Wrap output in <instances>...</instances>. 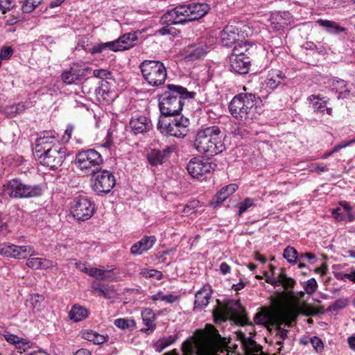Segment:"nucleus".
Wrapping results in <instances>:
<instances>
[{"instance_id":"1","label":"nucleus","mask_w":355,"mask_h":355,"mask_svg":"<svg viewBox=\"0 0 355 355\" xmlns=\"http://www.w3.org/2000/svg\"><path fill=\"white\" fill-rule=\"evenodd\" d=\"M55 131L42 132L35 141V150L40 163L55 169L62 165L66 157V148L60 144Z\"/></svg>"},{"instance_id":"2","label":"nucleus","mask_w":355,"mask_h":355,"mask_svg":"<svg viewBox=\"0 0 355 355\" xmlns=\"http://www.w3.org/2000/svg\"><path fill=\"white\" fill-rule=\"evenodd\" d=\"M193 146L200 154L214 156L222 153L225 145L220 128L216 125L201 127L195 134Z\"/></svg>"},{"instance_id":"3","label":"nucleus","mask_w":355,"mask_h":355,"mask_svg":"<svg viewBox=\"0 0 355 355\" xmlns=\"http://www.w3.org/2000/svg\"><path fill=\"white\" fill-rule=\"evenodd\" d=\"M168 90L165 92L159 100V107L162 117L179 114L184 104V100L194 97V93L187 91L183 87L168 85Z\"/></svg>"},{"instance_id":"4","label":"nucleus","mask_w":355,"mask_h":355,"mask_svg":"<svg viewBox=\"0 0 355 355\" xmlns=\"http://www.w3.org/2000/svg\"><path fill=\"white\" fill-rule=\"evenodd\" d=\"M217 350V344L202 334L187 339L182 344L183 355H218ZM165 355H178V352L175 349Z\"/></svg>"},{"instance_id":"5","label":"nucleus","mask_w":355,"mask_h":355,"mask_svg":"<svg viewBox=\"0 0 355 355\" xmlns=\"http://www.w3.org/2000/svg\"><path fill=\"white\" fill-rule=\"evenodd\" d=\"M258 98L251 93H241L230 103L229 111L233 117L241 121L252 119Z\"/></svg>"},{"instance_id":"6","label":"nucleus","mask_w":355,"mask_h":355,"mask_svg":"<svg viewBox=\"0 0 355 355\" xmlns=\"http://www.w3.org/2000/svg\"><path fill=\"white\" fill-rule=\"evenodd\" d=\"M189 119L182 116L173 119L159 117L157 128L164 135L184 138L189 132Z\"/></svg>"},{"instance_id":"7","label":"nucleus","mask_w":355,"mask_h":355,"mask_svg":"<svg viewBox=\"0 0 355 355\" xmlns=\"http://www.w3.org/2000/svg\"><path fill=\"white\" fill-rule=\"evenodd\" d=\"M299 313L300 308L296 304L276 313L263 311L257 313L254 317V322L257 324H265L272 322L277 325L284 322L290 325L296 320Z\"/></svg>"},{"instance_id":"8","label":"nucleus","mask_w":355,"mask_h":355,"mask_svg":"<svg viewBox=\"0 0 355 355\" xmlns=\"http://www.w3.org/2000/svg\"><path fill=\"white\" fill-rule=\"evenodd\" d=\"M1 194L5 198H33L42 194V188L39 185L26 184L18 179H12L3 185Z\"/></svg>"},{"instance_id":"9","label":"nucleus","mask_w":355,"mask_h":355,"mask_svg":"<svg viewBox=\"0 0 355 355\" xmlns=\"http://www.w3.org/2000/svg\"><path fill=\"white\" fill-rule=\"evenodd\" d=\"M144 80L151 86L157 87L164 83L167 73L162 62L155 60H145L140 64Z\"/></svg>"},{"instance_id":"10","label":"nucleus","mask_w":355,"mask_h":355,"mask_svg":"<svg viewBox=\"0 0 355 355\" xmlns=\"http://www.w3.org/2000/svg\"><path fill=\"white\" fill-rule=\"evenodd\" d=\"M103 163L100 153L94 149H89L78 153L76 157V164L82 171L94 173Z\"/></svg>"},{"instance_id":"11","label":"nucleus","mask_w":355,"mask_h":355,"mask_svg":"<svg viewBox=\"0 0 355 355\" xmlns=\"http://www.w3.org/2000/svg\"><path fill=\"white\" fill-rule=\"evenodd\" d=\"M91 187L98 195L108 193L116 185V178L113 173L106 169L98 170L93 173Z\"/></svg>"},{"instance_id":"12","label":"nucleus","mask_w":355,"mask_h":355,"mask_svg":"<svg viewBox=\"0 0 355 355\" xmlns=\"http://www.w3.org/2000/svg\"><path fill=\"white\" fill-rule=\"evenodd\" d=\"M248 44L241 42L236 44L230 57V67L239 74H246L250 69V58L245 55L244 51L248 49Z\"/></svg>"},{"instance_id":"13","label":"nucleus","mask_w":355,"mask_h":355,"mask_svg":"<svg viewBox=\"0 0 355 355\" xmlns=\"http://www.w3.org/2000/svg\"><path fill=\"white\" fill-rule=\"evenodd\" d=\"M94 204L86 196H78L71 202L70 212L78 220H88L94 215Z\"/></svg>"},{"instance_id":"14","label":"nucleus","mask_w":355,"mask_h":355,"mask_svg":"<svg viewBox=\"0 0 355 355\" xmlns=\"http://www.w3.org/2000/svg\"><path fill=\"white\" fill-rule=\"evenodd\" d=\"M32 253H34V247L31 245L19 246L10 243H0V254L4 257L21 259Z\"/></svg>"},{"instance_id":"15","label":"nucleus","mask_w":355,"mask_h":355,"mask_svg":"<svg viewBox=\"0 0 355 355\" xmlns=\"http://www.w3.org/2000/svg\"><path fill=\"white\" fill-rule=\"evenodd\" d=\"M187 169L193 178L200 179L210 173L214 168L209 160L194 157L187 164Z\"/></svg>"},{"instance_id":"16","label":"nucleus","mask_w":355,"mask_h":355,"mask_svg":"<svg viewBox=\"0 0 355 355\" xmlns=\"http://www.w3.org/2000/svg\"><path fill=\"white\" fill-rule=\"evenodd\" d=\"M261 79L262 88L267 91H274L285 81L286 76L281 70L272 69Z\"/></svg>"},{"instance_id":"17","label":"nucleus","mask_w":355,"mask_h":355,"mask_svg":"<svg viewBox=\"0 0 355 355\" xmlns=\"http://www.w3.org/2000/svg\"><path fill=\"white\" fill-rule=\"evenodd\" d=\"M87 69L84 65L74 63L69 69L62 72V80L67 85L74 84L85 76Z\"/></svg>"},{"instance_id":"18","label":"nucleus","mask_w":355,"mask_h":355,"mask_svg":"<svg viewBox=\"0 0 355 355\" xmlns=\"http://www.w3.org/2000/svg\"><path fill=\"white\" fill-rule=\"evenodd\" d=\"M186 5L176 6L167 11L162 17V21L170 24H182L188 20Z\"/></svg>"},{"instance_id":"19","label":"nucleus","mask_w":355,"mask_h":355,"mask_svg":"<svg viewBox=\"0 0 355 355\" xmlns=\"http://www.w3.org/2000/svg\"><path fill=\"white\" fill-rule=\"evenodd\" d=\"M270 28L272 31H279L292 24L294 19L288 12H276L271 14L270 17Z\"/></svg>"},{"instance_id":"20","label":"nucleus","mask_w":355,"mask_h":355,"mask_svg":"<svg viewBox=\"0 0 355 355\" xmlns=\"http://www.w3.org/2000/svg\"><path fill=\"white\" fill-rule=\"evenodd\" d=\"M236 304L232 302L218 304L213 312L216 322L225 321L234 316L236 313Z\"/></svg>"},{"instance_id":"21","label":"nucleus","mask_w":355,"mask_h":355,"mask_svg":"<svg viewBox=\"0 0 355 355\" xmlns=\"http://www.w3.org/2000/svg\"><path fill=\"white\" fill-rule=\"evenodd\" d=\"M188 20L193 21L204 17L209 11V6L207 3H196L186 5Z\"/></svg>"},{"instance_id":"22","label":"nucleus","mask_w":355,"mask_h":355,"mask_svg":"<svg viewBox=\"0 0 355 355\" xmlns=\"http://www.w3.org/2000/svg\"><path fill=\"white\" fill-rule=\"evenodd\" d=\"M156 241L154 236H144L131 247L130 253L133 255H141L151 249Z\"/></svg>"},{"instance_id":"23","label":"nucleus","mask_w":355,"mask_h":355,"mask_svg":"<svg viewBox=\"0 0 355 355\" xmlns=\"http://www.w3.org/2000/svg\"><path fill=\"white\" fill-rule=\"evenodd\" d=\"M307 101L311 105L314 112L322 114L326 112L327 114L331 115L332 109L327 107V101L324 98L313 94L307 97Z\"/></svg>"},{"instance_id":"24","label":"nucleus","mask_w":355,"mask_h":355,"mask_svg":"<svg viewBox=\"0 0 355 355\" xmlns=\"http://www.w3.org/2000/svg\"><path fill=\"white\" fill-rule=\"evenodd\" d=\"M221 42L224 46H230L239 40V28L232 25L225 27L220 34Z\"/></svg>"},{"instance_id":"25","label":"nucleus","mask_w":355,"mask_h":355,"mask_svg":"<svg viewBox=\"0 0 355 355\" xmlns=\"http://www.w3.org/2000/svg\"><path fill=\"white\" fill-rule=\"evenodd\" d=\"M211 288L208 284L204 285L199 291H197L195 296V306L203 309L209 303L211 297Z\"/></svg>"},{"instance_id":"26","label":"nucleus","mask_w":355,"mask_h":355,"mask_svg":"<svg viewBox=\"0 0 355 355\" xmlns=\"http://www.w3.org/2000/svg\"><path fill=\"white\" fill-rule=\"evenodd\" d=\"M130 125L135 134L148 132L150 130L152 126L150 121L144 116L132 117Z\"/></svg>"},{"instance_id":"27","label":"nucleus","mask_w":355,"mask_h":355,"mask_svg":"<svg viewBox=\"0 0 355 355\" xmlns=\"http://www.w3.org/2000/svg\"><path fill=\"white\" fill-rule=\"evenodd\" d=\"M28 254L29 255V257L27 259L26 264L30 268L47 269L54 266V263L51 260L35 257V250L34 253Z\"/></svg>"},{"instance_id":"28","label":"nucleus","mask_w":355,"mask_h":355,"mask_svg":"<svg viewBox=\"0 0 355 355\" xmlns=\"http://www.w3.org/2000/svg\"><path fill=\"white\" fill-rule=\"evenodd\" d=\"M96 96L98 100L106 103H110L115 98L116 94L112 89L109 82L102 81L101 85L96 89Z\"/></svg>"},{"instance_id":"29","label":"nucleus","mask_w":355,"mask_h":355,"mask_svg":"<svg viewBox=\"0 0 355 355\" xmlns=\"http://www.w3.org/2000/svg\"><path fill=\"white\" fill-rule=\"evenodd\" d=\"M44 297L37 293L31 295L26 302V308L33 314L40 313L44 308Z\"/></svg>"},{"instance_id":"30","label":"nucleus","mask_w":355,"mask_h":355,"mask_svg":"<svg viewBox=\"0 0 355 355\" xmlns=\"http://www.w3.org/2000/svg\"><path fill=\"white\" fill-rule=\"evenodd\" d=\"M137 37L134 33H126L120 37L118 40L112 41L114 44L115 51L128 49L135 44Z\"/></svg>"},{"instance_id":"31","label":"nucleus","mask_w":355,"mask_h":355,"mask_svg":"<svg viewBox=\"0 0 355 355\" xmlns=\"http://www.w3.org/2000/svg\"><path fill=\"white\" fill-rule=\"evenodd\" d=\"M82 338L92 343L94 345H101L107 342L109 336L107 334H101L92 329H84L81 331Z\"/></svg>"},{"instance_id":"32","label":"nucleus","mask_w":355,"mask_h":355,"mask_svg":"<svg viewBox=\"0 0 355 355\" xmlns=\"http://www.w3.org/2000/svg\"><path fill=\"white\" fill-rule=\"evenodd\" d=\"M170 153L169 148H166L163 150L153 149L148 153L147 158L151 165L157 166L163 163L164 158Z\"/></svg>"},{"instance_id":"33","label":"nucleus","mask_w":355,"mask_h":355,"mask_svg":"<svg viewBox=\"0 0 355 355\" xmlns=\"http://www.w3.org/2000/svg\"><path fill=\"white\" fill-rule=\"evenodd\" d=\"M317 23L324 28L326 31L330 34L338 35L347 31V28L340 26L338 23L334 21L319 19Z\"/></svg>"},{"instance_id":"34","label":"nucleus","mask_w":355,"mask_h":355,"mask_svg":"<svg viewBox=\"0 0 355 355\" xmlns=\"http://www.w3.org/2000/svg\"><path fill=\"white\" fill-rule=\"evenodd\" d=\"M239 187L236 184H230L223 187L214 196L213 200L216 204H219L225 201L230 196L233 194Z\"/></svg>"},{"instance_id":"35","label":"nucleus","mask_w":355,"mask_h":355,"mask_svg":"<svg viewBox=\"0 0 355 355\" xmlns=\"http://www.w3.org/2000/svg\"><path fill=\"white\" fill-rule=\"evenodd\" d=\"M89 315L88 310L79 305H74L69 312V318L75 322H80Z\"/></svg>"},{"instance_id":"36","label":"nucleus","mask_w":355,"mask_h":355,"mask_svg":"<svg viewBox=\"0 0 355 355\" xmlns=\"http://www.w3.org/2000/svg\"><path fill=\"white\" fill-rule=\"evenodd\" d=\"M112 270H103L101 268L89 267L87 275L99 280L112 279L111 271Z\"/></svg>"},{"instance_id":"37","label":"nucleus","mask_w":355,"mask_h":355,"mask_svg":"<svg viewBox=\"0 0 355 355\" xmlns=\"http://www.w3.org/2000/svg\"><path fill=\"white\" fill-rule=\"evenodd\" d=\"M19 2L22 12L31 13L42 3V0H19Z\"/></svg>"},{"instance_id":"38","label":"nucleus","mask_w":355,"mask_h":355,"mask_svg":"<svg viewBox=\"0 0 355 355\" xmlns=\"http://www.w3.org/2000/svg\"><path fill=\"white\" fill-rule=\"evenodd\" d=\"M178 339L176 335H171L166 337L160 338L155 344V350L158 352H161L166 347L174 343Z\"/></svg>"},{"instance_id":"39","label":"nucleus","mask_w":355,"mask_h":355,"mask_svg":"<svg viewBox=\"0 0 355 355\" xmlns=\"http://www.w3.org/2000/svg\"><path fill=\"white\" fill-rule=\"evenodd\" d=\"M187 52L191 59H198L207 53V48L204 44H199L189 48Z\"/></svg>"},{"instance_id":"40","label":"nucleus","mask_w":355,"mask_h":355,"mask_svg":"<svg viewBox=\"0 0 355 355\" xmlns=\"http://www.w3.org/2000/svg\"><path fill=\"white\" fill-rule=\"evenodd\" d=\"M141 317L144 324L148 328L153 329L155 327V316L153 311L150 309H145L141 312Z\"/></svg>"},{"instance_id":"41","label":"nucleus","mask_w":355,"mask_h":355,"mask_svg":"<svg viewBox=\"0 0 355 355\" xmlns=\"http://www.w3.org/2000/svg\"><path fill=\"white\" fill-rule=\"evenodd\" d=\"M283 257L291 264H295L298 258L297 251L292 246H287L283 252Z\"/></svg>"},{"instance_id":"42","label":"nucleus","mask_w":355,"mask_h":355,"mask_svg":"<svg viewBox=\"0 0 355 355\" xmlns=\"http://www.w3.org/2000/svg\"><path fill=\"white\" fill-rule=\"evenodd\" d=\"M151 299L154 301H163L166 303H173L178 300V296L172 294H165L163 291H158L156 294L151 296Z\"/></svg>"},{"instance_id":"43","label":"nucleus","mask_w":355,"mask_h":355,"mask_svg":"<svg viewBox=\"0 0 355 355\" xmlns=\"http://www.w3.org/2000/svg\"><path fill=\"white\" fill-rule=\"evenodd\" d=\"M114 324L116 327L121 329H132L136 325L134 320L125 318L116 319L114 322Z\"/></svg>"},{"instance_id":"44","label":"nucleus","mask_w":355,"mask_h":355,"mask_svg":"<svg viewBox=\"0 0 355 355\" xmlns=\"http://www.w3.org/2000/svg\"><path fill=\"white\" fill-rule=\"evenodd\" d=\"M107 48L113 51H115L114 44H113L112 41V42H105V43L98 44L94 46L91 49L90 52L92 54L99 53H102Z\"/></svg>"},{"instance_id":"45","label":"nucleus","mask_w":355,"mask_h":355,"mask_svg":"<svg viewBox=\"0 0 355 355\" xmlns=\"http://www.w3.org/2000/svg\"><path fill=\"white\" fill-rule=\"evenodd\" d=\"M67 265L69 266H75L76 268L80 270L81 272L87 274L89 266L85 262H81L76 259H69L67 260Z\"/></svg>"},{"instance_id":"46","label":"nucleus","mask_w":355,"mask_h":355,"mask_svg":"<svg viewBox=\"0 0 355 355\" xmlns=\"http://www.w3.org/2000/svg\"><path fill=\"white\" fill-rule=\"evenodd\" d=\"M254 200L251 198H245L238 206L239 212L238 214L241 216L248 209L254 205Z\"/></svg>"},{"instance_id":"47","label":"nucleus","mask_w":355,"mask_h":355,"mask_svg":"<svg viewBox=\"0 0 355 355\" xmlns=\"http://www.w3.org/2000/svg\"><path fill=\"white\" fill-rule=\"evenodd\" d=\"M295 283L293 279L288 277L284 272L279 274V286H282L284 289L292 288Z\"/></svg>"},{"instance_id":"48","label":"nucleus","mask_w":355,"mask_h":355,"mask_svg":"<svg viewBox=\"0 0 355 355\" xmlns=\"http://www.w3.org/2000/svg\"><path fill=\"white\" fill-rule=\"evenodd\" d=\"M318 288V283L315 278H311L304 283V291L309 295H313Z\"/></svg>"},{"instance_id":"49","label":"nucleus","mask_w":355,"mask_h":355,"mask_svg":"<svg viewBox=\"0 0 355 355\" xmlns=\"http://www.w3.org/2000/svg\"><path fill=\"white\" fill-rule=\"evenodd\" d=\"M93 76L98 78L102 79L103 81L111 79L112 73L106 69H98L93 71Z\"/></svg>"},{"instance_id":"50","label":"nucleus","mask_w":355,"mask_h":355,"mask_svg":"<svg viewBox=\"0 0 355 355\" xmlns=\"http://www.w3.org/2000/svg\"><path fill=\"white\" fill-rule=\"evenodd\" d=\"M141 274L146 278L154 277L157 280H160L162 278V272L154 269H143Z\"/></svg>"},{"instance_id":"51","label":"nucleus","mask_w":355,"mask_h":355,"mask_svg":"<svg viewBox=\"0 0 355 355\" xmlns=\"http://www.w3.org/2000/svg\"><path fill=\"white\" fill-rule=\"evenodd\" d=\"M348 303H349V301L347 299L339 298L337 300H336L335 302L331 304L329 306V310L334 311H338V310L343 309L345 307H346L347 305L348 304Z\"/></svg>"},{"instance_id":"52","label":"nucleus","mask_w":355,"mask_h":355,"mask_svg":"<svg viewBox=\"0 0 355 355\" xmlns=\"http://www.w3.org/2000/svg\"><path fill=\"white\" fill-rule=\"evenodd\" d=\"M31 347L30 342L26 339L20 338L17 345H15L16 349L18 352L22 353L23 352H26Z\"/></svg>"},{"instance_id":"53","label":"nucleus","mask_w":355,"mask_h":355,"mask_svg":"<svg viewBox=\"0 0 355 355\" xmlns=\"http://www.w3.org/2000/svg\"><path fill=\"white\" fill-rule=\"evenodd\" d=\"M310 342L313 347L318 352H322L323 350L324 345L322 340L320 338L317 336H313V338H311Z\"/></svg>"},{"instance_id":"54","label":"nucleus","mask_w":355,"mask_h":355,"mask_svg":"<svg viewBox=\"0 0 355 355\" xmlns=\"http://www.w3.org/2000/svg\"><path fill=\"white\" fill-rule=\"evenodd\" d=\"M14 6L15 4L12 0H0V10L3 13L10 10Z\"/></svg>"},{"instance_id":"55","label":"nucleus","mask_w":355,"mask_h":355,"mask_svg":"<svg viewBox=\"0 0 355 355\" xmlns=\"http://www.w3.org/2000/svg\"><path fill=\"white\" fill-rule=\"evenodd\" d=\"M13 53V49L10 46H3L0 51L1 60H6L11 57Z\"/></svg>"},{"instance_id":"56","label":"nucleus","mask_w":355,"mask_h":355,"mask_svg":"<svg viewBox=\"0 0 355 355\" xmlns=\"http://www.w3.org/2000/svg\"><path fill=\"white\" fill-rule=\"evenodd\" d=\"M172 24H168L167 26H163L159 29L158 33L162 35H175L176 33L175 29L171 26Z\"/></svg>"},{"instance_id":"57","label":"nucleus","mask_w":355,"mask_h":355,"mask_svg":"<svg viewBox=\"0 0 355 355\" xmlns=\"http://www.w3.org/2000/svg\"><path fill=\"white\" fill-rule=\"evenodd\" d=\"M73 131V125H68L63 135L62 136L61 141L62 143H67L71 137Z\"/></svg>"},{"instance_id":"58","label":"nucleus","mask_w":355,"mask_h":355,"mask_svg":"<svg viewBox=\"0 0 355 355\" xmlns=\"http://www.w3.org/2000/svg\"><path fill=\"white\" fill-rule=\"evenodd\" d=\"M340 205L342 206L345 211L347 212L348 220L349 222L353 221L355 219V217L353 213L352 212V207L348 205V203L346 201L340 202Z\"/></svg>"},{"instance_id":"59","label":"nucleus","mask_w":355,"mask_h":355,"mask_svg":"<svg viewBox=\"0 0 355 355\" xmlns=\"http://www.w3.org/2000/svg\"><path fill=\"white\" fill-rule=\"evenodd\" d=\"M3 336L5 339L7 340V342L12 345H14L15 346L17 345V343L20 339V337L10 333L5 334Z\"/></svg>"},{"instance_id":"60","label":"nucleus","mask_w":355,"mask_h":355,"mask_svg":"<svg viewBox=\"0 0 355 355\" xmlns=\"http://www.w3.org/2000/svg\"><path fill=\"white\" fill-rule=\"evenodd\" d=\"M337 83L339 86V88H338V87L336 88V92H338L341 94L349 93V90H348L346 88V84L344 80H341L337 81Z\"/></svg>"},{"instance_id":"61","label":"nucleus","mask_w":355,"mask_h":355,"mask_svg":"<svg viewBox=\"0 0 355 355\" xmlns=\"http://www.w3.org/2000/svg\"><path fill=\"white\" fill-rule=\"evenodd\" d=\"M355 143V139H351V140H349V141H344V142H342L340 143V144L336 146L334 148V151H339L340 150L344 148H346L349 146H350L351 144Z\"/></svg>"},{"instance_id":"62","label":"nucleus","mask_w":355,"mask_h":355,"mask_svg":"<svg viewBox=\"0 0 355 355\" xmlns=\"http://www.w3.org/2000/svg\"><path fill=\"white\" fill-rule=\"evenodd\" d=\"M103 293H101L100 296H103L106 298H110L111 297V292L112 291V287L109 286L107 285H103Z\"/></svg>"},{"instance_id":"63","label":"nucleus","mask_w":355,"mask_h":355,"mask_svg":"<svg viewBox=\"0 0 355 355\" xmlns=\"http://www.w3.org/2000/svg\"><path fill=\"white\" fill-rule=\"evenodd\" d=\"M103 285H101V284L94 282L92 284V288L94 291L97 292L98 295L100 296L101 293H103Z\"/></svg>"},{"instance_id":"64","label":"nucleus","mask_w":355,"mask_h":355,"mask_svg":"<svg viewBox=\"0 0 355 355\" xmlns=\"http://www.w3.org/2000/svg\"><path fill=\"white\" fill-rule=\"evenodd\" d=\"M341 279L343 280L349 279L351 282H355V270L349 273L342 274Z\"/></svg>"}]
</instances>
